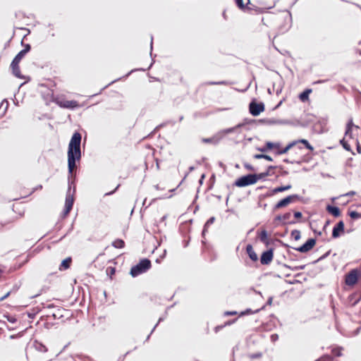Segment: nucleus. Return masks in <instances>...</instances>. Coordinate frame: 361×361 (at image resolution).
<instances>
[{
    "mask_svg": "<svg viewBox=\"0 0 361 361\" xmlns=\"http://www.w3.org/2000/svg\"><path fill=\"white\" fill-rule=\"evenodd\" d=\"M349 216L353 219H358L361 218V206L357 207V210H350L348 212Z\"/></svg>",
    "mask_w": 361,
    "mask_h": 361,
    "instance_id": "20",
    "label": "nucleus"
},
{
    "mask_svg": "<svg viewBox=\"0 0 361 361\" xmlns=\"http://www.w3.org/2000/svg\"><path fill=\"white\" fill-rule=\"evenodd\" d=\"M271 338L272 341H275L276 339L278 338V335L277 334H273V335H271Z\"/></svg>",
    "mask_w": 361,
    "mask_h": 361,
    "instance_id": "46",
    "label": "nucleus"
},
{
    "mask_svg": "<svg viewBox=\"0 0 361 361\" xmlns=\"http://www.w3.org/2000/svg\"><path fill=\"white\" fill-rule=\"evenodd\" d=\"M71 262H72L71 257L66 258L65 259H63L62 261L61 264H60L59 270L63 271V270L68 269L71 267Z\"/></svg>",
    "mask_w": 361,
    "mask_h": 361,
    "instance_id": "22",
    "label": "nucleus"
},
{
    "mask_svg": "<svg viewBox=\"0 0 361 361\" xmlns=\"http://www.w3.org/2000/svg\"><path fill=\"white\" fill-rule=\"evenodd\" d=\"M274 258V252L272 249L264 252L260 257V262L262 264H270Z\"/></svg>",
    "mask_w": 361,
    "mask_h": 361,
    "instance_id": "12",
    "label": "nucleus"
},
{
    "mask_svg": "<svg viewBox=\"0 0 361 361\" xmlns=\"http://www.w3.org/2000/svg\"><path fill=\"white\" fill-rule=\"evenodd\" d=\"M246 252L249 256V257L253 261L257 262L258 260V257L256 252H255L253 247L252 245H247L246 246Z\"/></svg>",
    "mask_w": 361,
    "mask_h": 361,
    "instance_id": "16",
    "label": "nucleus"
},
{
    "mask_svg": "<svg viewBox=\"0 0 361 361\" xmlns=\"http://www.w3.org/2000/svg\"><path fill=\"white\" fill-rule=\"evenodd\" d=\"M305 149H309L310 152L314 151V147L309 143L307 140L300 139L289 143L286 147L278 152V154L287 153L289 150L297 154L300 152L299 156L295 160L296 162L300 163L307 161L308 159L306 158V154L303 153Z\"/></svg>",
    "mask_w": 361,
    "mask_h": 361,
    "instance_id": "2",
    "label": "nucleus"
},
{
    "mask_svg": "<svg viewBox=\"0 0 361 361\" xmlns=\"http://www.w3.org/2000/svg\"><path fill=\"white\" fill-rule=\"evenodd\" d=\"M235 1L240 9H250L249 7L250 0H235Z\"/></svg>",
    "mask_w": 361,
    "mask_h": 361,
    "instance_id": "18",
    "label": "nucleus"
},
{
    "mask_svg": "<svg viewBox=\"0 0 361 361\" xmlns=\"http://www.w3.org/2000/svg\"><path fill=\"white\" fill-rule=\"evenodd\" d=\"M265 145L268 150L277 149V152H279L282 149L280 148L279 143H274V142H266ZM276 153L278 154V152H276Z\"/></svg>",
    "mask_w": 361,
    "mask_h": 361,
    "instance_id": "24",
    "label": "nucleus"
},
{
    "mask_svg": "<svg viewBox=\"0 0 361 361\" xmlns=\"http://www.w3.org/2000/svg\"><path fill=\"white\" fill-rule=\"evenodd\" d=\"M152 267L151 261L147 258L142 259L138 264L133 266L130 269V274L133 276H137L149 270Z\"/></svg>",
    "mask_w": 361,
    "mask_h": 361,
    "instance_id": "3",
    "label": "nucleus"
},
{
    "mask_svg": "<svg viewBox=\"0 0 361 361\" xmlns=\"http://www.w3.org/2000/svg\"><path fill=\"white\" fill-rule=\"evenodd\" d=\"M106 274L109 275L111 278H112V276L115 274L116 269L115 267H109L106 269Z\"/></svg>",
    "mask_w": 361,
    "mask_h": 361,
    "instance_id": "33",
    "label": "nucleus"
},
{
    "mask_svg": "<svg viewBox=\"0 0 361 361\" xmlns=\"http://www.w3.org/2000/svg\"><path fill=\"white\" fill-rule=\"evenodd\" d=\"M355 195V192H354V191H350V192H347V193H345V194L343 195V196H347V197H348V196H353V195Z\"/></svg>",
    "mask_w": 361,
    "mask_h": 361,
    "instance_id": "42",
    "label": "nucleus"
},
{
    "mask_svg": "<svg viewBox=\"0 0 361 361\" xmlns=\"http://www.w3.org/2000/svg\"><path fill=\"white\" fill-rule=\"evenodd\" d=\"M259 238L261 242L263 243L268 245L269 244V238L267 231L264 230L259 234Z\"/></svg>",
    "mask_w": 361,
    "mask_h": 361,
    "instance_id": "25",
    "label": "nucleus"
},
{
    "mask_svg": "<svg viewBox=\"0 0 361 361\" xmlns=\"http://www.w3.org/2000/svg\"><path fill=\"white\" fill-rule=\"evenodd\" d=\"M245 167H246L247 169H252V168L250 167V166L245 165Z\"/></svg>",
    "mask_w": 361,
    "mask_h": 361,
    "instance_id": "49",
    "label": "nucleus"
},
{
    "mask_svg": "<svg viewBox=\"0 0 361 361\" xmlns=\"http://www.w3.org/2000/svg\"><path fill=\"white\" fill-rule=\"evenodd\" d=\"M4 105V102H2V103L1 104V105H0V108H1Z\"/></svg>",
    "mask_w": 361,
    "mask_h": 361,
    "instance_id": "50",
    "label": "nucleus"
},
{
    "mask_svg": "<svg viewBox=\"0 0 361 361\" xmlns=\"http://www.w3.org/2000/svg\"><path fill=\"white\" fill-rule=\"evenodd\" d=\"M298 199L297 195H288L286 197L279 201L274 206V209H279L287 207L289 204Z\"/></svg>",
    "mask_w": 361,
    "mask_h": 361,
    "instance_id": "10",
    "label": "nucleus"
},
{
    "mask_svg": "<svg viewBox=\"0 0 361 361\" xmlns=\"http://www.w3.org/2000/svg\"><path fill=\"white\" fill-rule=\"evenodd\" d=\"M23 50L25 52V54H27L30 50V45L28 44H26Z\"/></svg>",
    "mask_w": 361,
    "mask_h": 361,
    "instance_id": "41",
    "label": "nucleus"
},
{
    "mask_svg": "<svg viewBox=\"0 0 361 361\" xmlns=\"http://www.w3.org/2000/svg\"><path fill=\"white\" fill-rule=\"evenodd\" d=\"M341 144L343 145V147L345 149L350 150V145L344 140V139L343 140H341Z\"/></svg>",
    "mask_w": 361,
    "mask_h": 361,
    "instance_id": "38",
    "label": "nucleus"
},
{
    "mask_svg": "<svg viewBox=\"0 0 361 361\" xmlns=\"http://www.w3.org/2000/svg\"><path fill=\"white\" fill-rule=\"evenodd\" d=\"M55 102L60 107L68 109H75L82 106V105L75 100H68L66 99L57 98L55 99Z\"/></svg>",
    "mask_w": 361,
    "mask_h": 361,
    "instance_id": "4",
    "label": "nucleus"
},
{
    "mask_svg": "<svg viewBox=\"0 0 361 361\" xmlns=\"http://www.w3.org/2000/svg\"><path fill=\"white\" fill-rule=\"evenodd\" d=\"M243 126V124H238V125L235 126V127H233V128H228V129H226L225 131H226V133H233V132H234L236 129H238V128H240V127H241V126Z\"/></svg>",
    "mask_w": 361,
    "mask_h": 361,
    "instance_id": "35",
    "label": "nucleus"
},
{
    "mask_svg": "<svg viewBox=\"0 0 361 361\" xmlns=\"http://www.w3.org/2000/svg\"><path fill=\"white\" fill-rule=\"evenodd\" d=\"M11 294V292H8L6 294H5L4 296H2L1 298H0V301H3L6 298H7Z\"/></svg>",
    "mask_w": 361,
    "mask_h": 361,
    "instance_id": "43",
    "label": "nucleus"
},
{
    "mask_svg": "<svg viewBox=\"0 0 361 361\" xmlns=\"http://www.w3.org/2000/svg\"><path fill=\"white\" fill-rule=\"evenodd\" d=\"M359 128L358 126H355L352 121H349L346 126V130L345 133V137L349 138H353V128Z\"/></svg>",
    "mask_w": 361,
    "mask_h": 361,
    "instance_id": "17",
    "label": "nucleus"
},
{
    "mask_svg": "<svg viewBox=\"0 0 361 361\" xmlns=\"http://www.w3.org/2000/svg\"><path fill=\"white\" fill-rule=\"evenodd\" d=\"M316 361H333V359L329 355H324V356H322V357H320L319 359H318Z\"/></svg>",
    "mask_w": 361,
    "mask_h": 361,
    "instance_id": "36",
    "label": "nucleus"
},
{
    "mask_svg": "<svg viewBox=\"0 0 361 361\" xmlns=\"http://www.w3.org/2000/svg\"><path fill=\"white\" fill-rule=\"evenodd\" d=\"M254 312H253L252 310L247 309V310H246L244 312H241L240 314V316H244V315H246V314H252Z\"/></svg>",
    "mask_w": 361,
    "mask_h": 361,
    "instance_id": "37",
    "label": "nucleus"
},
{
    "mask_svg": "<svg viewBox=\"0 0 361 361\" xmlns=\"http://www.w3.org/2000/svg\"><path fill=\"white\" fill-rule=\"evenodd\" d=\"M312 92V89H306L302 93L299 94V99L302 102L309 101L310 94Z\"/></svg>",
    "mask_w": 361,
    "mask_h": 361,
    "instance_id": "21",
    "label": "nucleus"
},
{
    "mask_svg": "<svg viewBox=\"0 0 361 361\" xmlns=\"http://www.w3.org/2000/svg\"><path fill=\"white\" fill-rule=\"evenodd\" d=\"M15 191L18 195V197L13 199L16 200L28 197L34 192L35 190L32 188H26L22 184H19L15 188Z\"/></svg>",
    "mask_w": 361,
    "mask_h": 361,
    "instance_id": "8",
    "label": "nucleus"
},
{
    "mask_svg": "<svg viewBox=\"0 0 361 361\" xmlns=\"http://www.w3.org/2000/svg\"><path fill=\"white\" fill-rule=\"evenodd\" d=\"M345 225L343 221H340L333 228L332 238H337L344 233Z\"/></svg>",
    "mask_w": 361,
    "mask_h": 361,
    "instance_id": "13",
    "label": "nucleus"
},
{
    "mask_svg": "<svg viewBox=\"0 0 361 361\" xmlns=\"http://www.w3.org/2000/svg\"><path fill=\"white\" fill-rule=\"evenodd\" d=\"M25 54V52L23 50H21L11 62V67L12 68L13 73L18 78H20L19 63Z\"/></svg>",
    "mask_w": 361,
    "mask_h": 361,
    "instance_id": "6",
    "label": "nucleus"
},
{
    "mask_svg": "<svg viewBox=\"0 0 361 361\" xmlns=\"http://www.w3.org/2000/svg\"><path fill=\"white\" fill-rule=\"evenodd\" d=\"M283 101V100H281V101L279 103V104L276 106V108H278L279 106H281V104H282Z\"/></svg>",
    "mask_w": 361,
    "mask_h": 361,
    "instance_id": "48",
    "label": "nucleus"
},
{
    "mask_svg": "<svg viewBox=\"0 0 361 361\" xmlns=\"http://www.w3.org/2000/svg\"><path fill=\"white\" fill-rule=\"evenodd\" d=\"M290 188H292V185L290 184H288L286 185H283V186H279V187H276L274 189H272L271 190H270L269 192V193L267 194L268 196H273L279 192H283V191H286V190H290Z\"/></svg>",
    "mask_w": 361,
    "mask_h": 361,
    "instance_id": "14",
    "label": "nucleus"
},
{
    "mask_svg": "<svg viewBox=\"0 0 361 361\" xmlns=\"http://www.w3.org/2000/svg\"><path fill=\"white\" fill-rule=\"evenodd\" d=\"M237 319H233L232 321H229V322H226L224 325H219V326H217L214 328V331L216 333H217L219 331H220L221 329H222L224 326H227V325H231L232 324H233L235 321H236Z\"/></svg>",
    "mask_w": 361,
    "mask_h": 361,
    "instance_id": "29",
    "label": "nucleus"
},
{
    "mask_svg": "<svg viewBox=\"0 0 361 361\" xmlns=\"http://www.w3.org/2000/svg\"><path fill=\"white\" fill-rule=\"evenodd\" d=\"M260 152H267L268 149H267V147L266 145H264V147H263L262 148H259L258 149Z\"/></svg>",
    "mask_w": 361,
    "mask_h": 361,
    "instance_id": "45",
    "label": "nucleus"
},
{
    "mask_svg": "<svg viewBox=\"0 0 361 361\" xmlns=\"http://www.w3.org/2000/svg\"><path fill=\"white\" fill-rule=\"evenodd\" d=\"M256 176L248 174L238 178L235 182V185L237 187H245L250 185H253L257 183Z\"/></svg>",
    "mask_w": 361,
    "mask_h": 361,
    "instance_id": "5",
    "label": "nucleus"
},
{
    "mask_svg": "<svg viewBox=\"0 0 361 361\" xmlns=\"http://www.w3.org/2000/svg\"><path fill=\"white\" fill-rule=\"evenodd\" d=\"M204 141H205V142H209V140L206 139V140H204Z\"/></svg>",
    "mask_w": 361,
    "mask_h": 361,
    "instance_id": "51",
    "label": "nucleus"
},
{
    "mask_svg": "<svg viewBox=\"0 0 361 361\" xmlns=\"http://www.w3.org/2000/svg\"><path fill=\"white\" fill-rule=\"evenodd\" d=\"M361 276V271L358 269H352L345 275V282L348 286H354Z\"/></svg>",
    "mask_w": 361,
    "mask_h": 361,
    "instance_id": "7",
    "label": "nucleus"
},
{
    "mask_svg": "<svg viewBox=\"0 0 361 361\" xmlns=\"http://www.w3.org/2000/svg\"><path fill=\"white\" fill-rule=\"evenodd\" d=\"M112 245L116 248H123L125 247V242L122 239H116Z\"/></svg>",
    "mask_w": 361,
    "mask_h": 361,
    "instance_id": "27",
    "label": "nucleus"
},
{
    "mask_svg": "<svg viewBox=\"0 0 361 361\" xmlns=\"http://www.w3.org/2000/svg\"><path fill=\"white\" fill-rule=\"evenodd\" d=\"M73 204V199L71 196L66 197L65 202V208L63 211L64 216L68 215L72 209Z\"/></svg>",
    "mask_w": 361,
    "mask_h": 361,
    "instance_id": "15",
    "label": "nucleus"
},
{
    "mask_svg": "<svg viewBox=\"0 0 361 361\" xmlns=\"http://www.w3.org/2000/svg\"><path fill=\"white\" fill-rule=\"evenodd\" d=\"M262 356V353H253V354L249 355V358L251 360L259 359V358H261Z\"/></svg>",
    "mask_w": 361,
    "mask_h": 361,
    "instance_id": "34",
    "label": "nucleus"
},
{
    "mask_svg": "<svg viewBox=\"0 0 361 361\" xmlns=\"http://www.w3.org/2000/svg\"><path fill=\"white\" fill-rule=\"evenodd\" d=\"M8 105V102H6L4 111L6 110Z\"/></svg>",
    "mask_w": 361,
    "mask_h": 361,
    "instance_id": "47",
    "label": "nucleus"
},
{
    "mask_svg": "<svg viewBox=\"0 0 361 361\" xmlns=\"http://www.w3.org/2000/svg\"><path fill=\"white\" fill-rule=\"evenodd\" d=\"M207 84H209V85H216V84H219V82H207ZM207 85V83H204V84H201L200 85H199L197 87V88L196 89V94H204L206 91H207V89L205 87V85Z\"/></svg>",
    "mask_w": 361,
    "mask_h": 361,
    "instance_id": "23",
    "label": "nucleus"
},
{
    "mask_svg": "<svg viewBox=\"0 0 361 361\" xmlns=\"http://www.w3.org/2000/svg\"><path fill=\"white\" fill-rule=\"evenodd\" d=\"M341 351H342V348H336L332 349L331 353H332V355L334 357H340L342 355Z\"/></svg>",
    "mask_w": 361,
    "mask_h": 361,
    "instance_id": "32",
    "label": "nucleus"
},
{
    "mask_svg": "<svg viewBox=\"0 0 361 361\" xmlns=\"http://www.w3.org/2000/svg\"><path fill=\"white\" fill-rule=\"evenodd\" d=\"M291 237L295 240H298L300 238V232L298 230H293L291 231Z\"/></svg>",
    "mask_w": 361,
    "mask_h": 361,
    "instance_id": "31",
    "label": "nucleus"
},
{
    "mask_svg": "<svg viewBox=\"0 0 361 361\" xmlns=\"http://www.w3.org/2000/svg\"><path fill=\"white\" fill-rule=\"evenodd\" d=\"M315 244L316 240L314 238H310L304 245L299 247H295L294 249L300 252L305 253L311 250L314 247Z\"/></svg>",
    "mask_w": 361,
    "mask_h": 361,
    "instance_id": "11",
    "label": "nucleus"
},
{
    "mask_svg": "<svg viewBox=\"0 0 361 361\" xmlns=\"http://www.w3.org/2000/svg\"><path fill=\"white\" fill-rule=\"evenodd\" d=\"M302 213H301L300 212H295L294 213V216H295V218H296V219H300V218H301V217H302Z\"/></svg>",
    "mask_w": 361,
    "mask_h": 361,
    "instance_id": "40",
    "label": "nucleus"
},
{
    "mask_svg": "<svg viewBox=\"0 0 361 361\" xmlns=\"http://www.w3.org/2000/svg\"><path fill=\"white\" fill-rule=\"evenodd\" d=\"M8 320L13 324L16 322V319L14 317H8Z\"/></svg>",
    "mask_w": 361,
    "mask_h": 361,
    "instance_id": "44",
    "label": "nucleus"
},
{
    "mask_svg": "<svg viewBox=\"0 0 361 361\" xmlns=\"http://www.w3.org/2000/svg\"><path fill=\"white\" fill-rule=\"evenodd\" d=\"M237 314V312L235 311H226L224 312V315L226 316H233Z\"/></svg>",
    "mask_w": 361,
    "mask_h": 361,
    "instance_id": "39",
    "label": "nucleus"
},
{
    "mask_svg": "<svg viewBox=\"0 0 361 361\" xmlns=\"http://www.w3.org/2000/svg\"><path fill=\"white\" fill-rule=\"evenodd\" d=\"M326 210L329 213H330L335 217H338V216H341V211H340L339 208L337 207L328 205L326 207Z\"/></svg>",
    "mask_w": 361,
    "mask_h": 361,
    "instance_id": "19",
    "label": "nucleus"
},
{
    "mask_svg": "<svg viewBox=\"0 0 361 361\" xmlns=\"http://www.w3.org/2000/svg\"><path fill=\"white\" fill-rule=\"evenodd\" d=\"M290 216H291V214L290 212H287L281 216H278V219H281V220L283 221L285 223H286V222H289V219H290Z\"/></svg>",
    "mask_w": 361,
    "mask_h": 361,
    "instance_id": "30",
    "label": "nucleus"
},
{
    "mask_svg": "<svg viewBox=\"0 0 361 361\" xmlns=\"http://www.w3.org/2000/svg\"><path fill=\"white\" fill-rule=\"evenodd\" d=\"M274 169V166H269V168H268V169H267V171L266 172H264V173H259V174H254V175H255V176H256V177H257V178H257V181L258 180H259V179H262V178H264V177L269 176V174H270V171H271V169Z\"/></svg>",
    "mask_w": 361,
    "mask_h": 361,
    "instance_id": "26",
    "label": "nucleus"
},
{
    "mask_svg": "<svg viewBox=\"0 0 361 361\" xmlns=\"http://www.w3.org/2000/svg\"><path fill=\"white\" fill-rule=\"evenodd\" d=\"M264 109V104L262 102L257 103L255 101H252L249 104L250 113L254 116L259 115Z\"/></svg>",
    "mask_w": 361,
    "mask_h": 361,
    "instance_id": "9",
    "label": "nucleus"
},
{
    "mask_svg": "<svg viewBox=\"0 0 361 361\" xmlns=\"http://www.w3.org/2000/svg\"><path fill=\"white\" fill-rule=\"evenodd\" d=\"M81 135L78 132L73 133L68 145V167L69 173H73L76 169V161L80 159Z\"/></svg>",
    "mask_w": 361,
    "mask_h": 361,
    "instance_id": "1",
    "label": "nucleus"
},
{
    "mask_svg": "<svg viewBox=\"0 0 361 361\" xmlns=\"http://www.w3.org/2000/svg\"><path fill=\"white\" fill-rule=\"evenodd\" d=\"M254 159H264L267 161H272L273 159L267 154H257L253 156Z\"/></svg>",
    "mask_w": 361,
    "mask_h": 361,
    "instance_id": "28",
    "label": "nucleus"
}]
</instances>
